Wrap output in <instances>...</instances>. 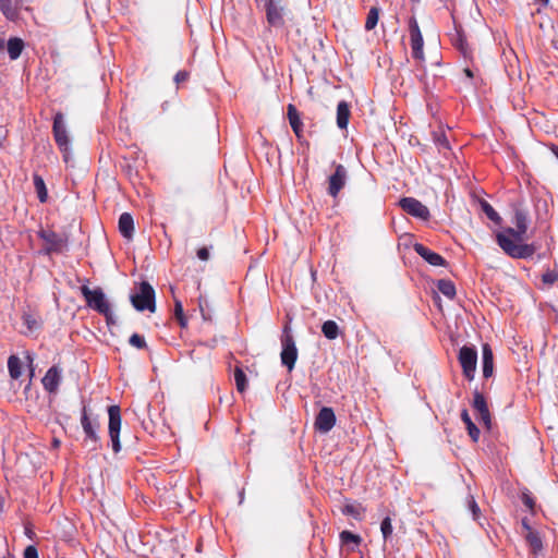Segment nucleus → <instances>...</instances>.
Wrapping results in <instances>:
<instances>
[{
    "label": "nucleus",
    "mask_w": 558,
    "mask_h": 558,
    "mask_svg": "<svg viewBox=\"0 0 558 558\" xmlns=\"http://www.w3.org/2000/svg\"><path fill=\"white\" fill-rule=\"evenodd\" d=\"M81 293L88 307L104 315L108 324L113 323L111 305L101 288L97 287L90 289L88 286L84 284L81 287Z\"/></svg>",
    "instance_id": "1"
},
{
    "label": "nucleus",
    "mask_w": 558,
    "mask_h": 558,
    "mask_svg": "<svg viewBox=\"0 0 558 558\" xmlns=\"http://www.w3.org/2000/svg\"><path fill=\"white\" fill-rule=\"evenodd\" d=\"M497 243L502 248V251L513 258H527L531 257L535 253V247L531 244H525L523 241H519L507 233V231H502L497 233Z\"/></svg>",
    "instance_id": "2"
},
{
    "label": "nucleus",
    "mask_w": 558,
    "mask_h": 558,
    "mask_svg": "<svg viewBox=\"0 0 558 558\" xmlns=\"http://www.w3.org/2000/svg\"><path fill=\"white\" fill-rule=\"evenodd\" d=\"M52 134L58 148L62 153L63 160L69 162L71 159V140L64 116L60 111L53 117Z\"/></svg>",
    "instance_id": "3"
},
{
    "label": "nucleus",
    "mask_w": 558,
    "mask_h": 558,
    "mask_svg": "<svg viewBox=\"0 0 558 558\" xmlns=\"http://www.w3.org/2000/svg\"><path fill=\"white\" fill-rule=\"evenodd\" d=\"M267 23L272 27L284 26L288 13V0H263Z\"/></svg>",
    "instance_id": "4"
},
{
    "label": "nucleus",
    "mask_w": 558,
    "mask_h": 558,
    "mask_svg": "<svg viewBox=\"0 0 558 558\" xmlns=\"http://www.w3.org/2000/svg\"><path fill=\"white\" fill-rule=\"evenodd\" d=\"M131 303L135 310L140 312H155L156 303L154 288L148 282L143 281L138 287V291L131 295Z\"/></svg>",
    "instance_id": "5"
},
{
    "label": "nucleus",
    "mask_w": 558,
    "mask_h": 558,
    "mask_svg": "<svg viewBox=\"0 0 558 558\" xmlns=\"http://www.w3.org/2000/svg\"><path fill=\"white\" fill-rule=\"evenodd\" d=\"M281 347V363L288 368L289 372H291L294 368L298 359V349L291 332V328L288 325L284 326L282 331Z\"/></svg>",
    "instance_id": "6"
},
{
    "label": "nucleus",
    "mask_w": 558,
    "mask_h": 558,
    "mask_svg": "<svg viewBox=\"0 0 558 558\" xmlns=\"http://www.w3.org/2000/svg\"><path fill=\"white\" fill-rule=\"evenodd\" d=\"M409 35L413 59L423 62L425 60L423 50L424 39L418 23L414 16L409 20Z\"/></svg>",
    "instance_id": "7"
},
{
    "label": "nucleus",
    "mask_w": 558,
    "mask_h": 558,
    "mask_svg": "<svg viewBox=\"0 0 558 558\" xmlns=\"http://www.w3.org/2000/svg\"><path fill=\"white\" fill-rule=\"evenodd\" d=\"M458 360L462 367V373L464 377L469 380H472L475 375L477 363L476 349L474 347L468 345L462 347L459 351Z\"/></svg>",
    "instance_id": "8"
},
{
    "label": "nucleus",
    "mask_w": 558,
    "mask_h": 558,
    "mask_svg": "<svg viewBox=\"0 0 558 558\" xmlns=\"http://www.w3.org/2000/svg\"><path fill=\"white\" fill-rule=\"evenodd\" d=\"M109 424L108 432L112 442V450L118 453L121 450L120 429H121V411L119 405H110L108 408Z\"/></svg>",
    "instance_id": "9"
},
{
    "label": "nucleus",
    "mask_w": 558,
    "mask_h": 558,
    "mask_svg": "<svg viewBox=\"0 0 558 558\" xmlns=\"http://www.w3.org/2000/svg\"><path fill=\"white\" fill-rule=\"evenodd\" d=\"M399 205L407 214L415 218L428 220L430 217L429 209L414 197H403L399 201Z\"/></svg>",
    "instance_id": "10"
},
{
    "label": "nucleus",
    "mask_w": 558,
    "mask_h": 558,
    "mask_svg": "<svg viewBox=\"0 0 558 558\" xmlns=\"http://www.w3.org/2000/svg\"><path fill=\"white\" fill-rule=\"evenodd\" d=\"M315 428L319 433L326 434L336 425V415L331 408L323 407L315 420Z\"/></svg>",
    "instance_id": "11"
},
{
    "label": "nucleus",
    "mask_w": 558,
    "mask_h": 558,
    "mask_svg": "<svg viewBox=\"0 0 558 558\" xmlns=\"http://www.w3.org/2000/svg\"><path fill=\"white\" fill-rule=\"evenodd\" d=\"M39 238L45 242L48 253L61 252L65 246V239L52 230H40Z\"/></svg>",
    "instance_id": "12"
},
{
    "label": "nucleus",
    "mask_w": 558,
    "mask_h": 558,
    "mask_svg": "<svg viewBox=\"0 0 558 558\" xmlns=\"http://www.w3.org/2000/svg\"><path fill=\"white\" fill-rule=\"evenodd\" d=\"M513 223L515 228H507L505 229V231H507V233L513 236L514 239L523 241L524 235L527 231L526 214L523 210L517 209L514 211Z\"/></svg>",
    "instance_id": "13"
},
{
    "label": "nucleus",
    "mask_w": 558,
    "mask_h": 558,
    "mask_svg": "<svg viewBox=\"0 0 558 558\" xmlns=\"http://www.w3.org/2000/svg\"><path fill=\"white\" fill-rule=\"evenodd\" d=\"M347 181V169L342 165L336 167L335 172L329 177L328 194L337 197Z\"/></svg>",
    "instance_id": "14"
},
{
    "label": "nucleus",
    "mask_w": 558,
    "mask_h": 558,
    "mask_svg": "<svg viewBox=\"0 0 558 558\" xmlns=\"http://www.w3.org/2000/svg\"><path fill=\"white\" fill-rule=\"evenodd\" d=\"M61 369L58 366H51L41 379V384L49 393H57L61 383Z\"/></svg>",
    "instance_id": "15"
},
{
    "label": "nucleus",
    "mask_w": 558,
    "mask_h": 558,
    "mask_svg": "<svg viewBox=\"0 0 558 558\" xmlns=\"http://www.w3.org/2000/svg\"><path fill=\"white\" fill-rule=\"evenodd\" d=\"M414 251L416 252L417 255H420L424 260H426L432 266H445L446 264V260L441 255H439L436 252H433L432 250H429L428 247L421 243L414 244Z\"/></svg>",
    "instance_id": "16"
},
{
    "label": "nucleus",
    "mask_w": 558,
    "mask_h": 558,
    "mask_svg": "<svg viewBox=\"0 0 558 558\" xmlns=\"http://www.w3.org/2000/svg\"><path fill=\"white\" fill-rule=\"evenodd\" d=\"M473 408L478 413V418L482 423H484L487 427L490 425V414L488 411V407L484 396L475 391L473 396Z\"/></svg>",
    "instance_id": "17"
},
{
    "label": "nucleus",
    "mask_w": 558,
    "mask_h": 558,
    "mask_svg": "<svg viewBox=\"0 0 558 558\" xmlns=\"http://www.w3.org/2000/svg\"><path fill=\"white\" fill-rule=\"evenodd\" d=\"M81 425L83 428V432L85 434V437L87 438H95L98 435L99 429V422L97 418H90L87 413V408L84 405L82 409V415H81Z\"/></svg>",
    "instance_id": "18"
},
{
    "label": "nucleus",
    "mask_w": 558,
    "mask_h": 558,
    "mask_svg": "<svg viewBox=\"0 0 558 558\" xmlns=\"http://www.w3.org/2000/svg\"><path fill=\"white\" fill-rule=\"evenodd\" d=\"M483 376L489 378L494 373V355L488 343L482 347Z\"/></svg>",
    "instance_id": "19"
},
{
    "label": "nucleus",
    "mask_w": 558,
    "mask_h": 558,
    "mask_svg": "<svg viewBox=\"0 0 558 558\" xmlns=\"http://www.w3.org/2000/svg\"><path fill=\"white\" fill-rule=\"evenodd\" d=\"M119 231L123 238L131 240L134 234V220L131 214L123 213L119 217Z\"/></svg>",
    "instance_id": "20"
},
{
    "label": "nucleus",
    "mask_w": 558,
    "mask_h": 558,
    "mask_svg": "<svg viewBox=\"0 0 558 558\" xmlns=\"http://www.w3.org/2000/svg\"><path fill=\"white\" fill-rule=\"evenodd\" d=\"M287 117L294 134L298 138H301L303 132V122L301 119V113L298 111L296 107H288Z\"/></svg>",
    "instance_id": "21"
},
{
    "label": "nucleus",
    "mask_w": 558,
    "mask_h": 558,
    "mask_svg": "<svg viewBox=\"0 0 558 558\" xmlns=\"http://www.w3.org/2000/svg\"><path fill=\"white\" fill-rule=\"evenodd\" d=\"M341 544L347 546V549L354 551L355 547L362 542L361 536L353 534L350 531H342L339 535Z\"/></svg>",
    "instance_id": "22"
},
{
    "label": "nucleus",
    "mask_w": 558,
    "mask_h": 558,
    "mask_svg": "<svg viewBox=\"0 0 558 558\" xmlns=\"http://www.w3.org/2000/svg\"><path fill=\"white\" fill-rule=\"evenodd\" d=\"M7 48L10 59L16 60L24 49V41L19 37H11L8 40Z\"/></svg>",
    "instance_id": "23"
},
{
    "label": "nucleus",
    "mask_w": 558,
    "mask_h": 558,
    "mask_svg": "<svg viewBox=\"0 0 558 558\" xmlns=\"http://www.w3.org/2000/svg\"><path fill=\"white\" fill-rule=\"evenodd\" d=\"M461 420L466 426L469 436L472 438L473 441H477L480 438V429L477 426L473 423L471 416L469 415L466 410H463L461 412Z\"/></svg>",
    "instance_id": "24"
},
{
    "label": "nucleus",
    "mask_w": 558,
    "mask_h": 558,
    "mask_svg": "<svg viewBox=\"0 0 558 558\" xmlns=\"http://www.w3.org/2000/svg\"><path fill=\"white\" fill-rule=\"evenodd\" d=\"M452 44L465 58L471 56V49L469 48L466 39L461 32H457L452 37Z\"/></svg>",
    "instance_id": "25"
},
{
    "label": "nucleus",
    "mask_w": 558,
    "mask_h": 558,
    "mask_svg": "<svg viewBox=\"0 0 558 558\" xmlns=\"http://www.w3.org/2000/svg\"><path fill=\"white\" fill-rule=\"evenodd\" d=\"M437 288L441 294L448 299H453L456 295V287L451 280L440 279L437 282Z\"/></svg>",
    "instance_id": "26"
},
{
    "label": "nucleus",
    "mask_w": 558,
    "mask_h": 558,
    "mask_svg": "<svg viewBox=\"0 0 558 558\" xmlns=\"http://www.w3.org/2000/svg\"><path fill=\"white\" fill-rule=\"evenodd\" d=\"M9 374L13 379L20 378L22 375L21 361L17 356L11 355L8 360Z\"/></svg>",
    "instance_id": "27"
},
{
    "label": "nucleus",
    "mask_w": 558,
    "mask_h": 558,
    "mask_svg": "<svg viewBox=\"0 0 558 558\" xmlns=\"http://www.w3.org/2000/svg\"><path fill=\"white\" fill-rule=\"evenodd\" d=\"M33 180H34V186L37 192L38 199L41 203H45L47 201L48 193H47V189H46L44 179L38 174H34Z\"/></svg>",
    "instance_id": "28"
},
{
    "label": "nucleus",
    "mask_w": 558,
    "mask_h": 558,
    "mask_svg": "<svg viewBox=\"0 0 558 558\" xmlns=\"http://www.w3.org/2000/svg\"><path fill=\"white\" fill-rule=\"evenodd\" d=\"M322 332L327 339L333 340L339 336V327L336 322L327 320L322 326Z\"/></svg>",
    "instance_id": "29"
},
{
    "label": "nucleus",
    "mask_w": 558,
    "mask_h": 558,
    "mask_svg": "<svg viewBox=\"0 0 558 558\" xmlns=\"http://www.w3.org/2000/svg\"><path fill=\"white\" fill-rule=\"evenodd\" d=\"M0 11L9 20H14L17 16V11L12 0H0Z\"/></svg>",
    "instance_id": "30"
},
{
    "label": "nucleus",
    "mask_w": 558,
    "mask_h": 558,
    "mask_svg": "<svg viewBox=\"0 0 558 558\" xmlns=\"http://www.w3.org/2000/svg\"><path fill=\"white\" fill-rule=\"evenodd\" d=\"M379 20V9L377 7H372L367 13L365 21V29L372 31L376 27Z\"/></svg>",
    "instance_id": "31"
},
{
    "label": "nucleus",
    "mask_w": 558,
    "mask_h": 558,
    "mask_svg": "<svg viewBox=\"0 0 558 558\" xmlns=\"http://www.w3.org/2000/svg\"><path fill=\"white\" fill-rule=\"evenodd\" d=\"M234 380L239 392H244L247 388V378L242 368L236 367L234 369Z\"/></svg>",
    "instance_id": "32"
},
{
    "label": "nucleus",
    "mask_w": 558,
    "mask_h": 558,
    "mask_svg": "<svg viewBox=\"0 0 558 558\" xmlns=\"http://www.w3.org/2000/svg\"><path fill=\"white\" fill-rule=\"evenodd\" d=\"M337 125L340 129H347L350 119V107H337Z\"/></svg>",
    "instance_id": "33"
},
{
    "label": "nucleus",
    "mask_w": 558,
    "mask_h": 558,
    "mask_svg": "<svg viewBox=\"0 0 558 558\" xmlns=\"http://www.w3.org/2000/svg\"><path fill=\"white\" fill-rule=\"evenodd\" d=\"M23 324L25 325L28 332H33L35 330H38L40 328L39 320L29 313H24L22 316Z\"/></svg>",
    "instance_id": "34"
},
{
    "label": "nucleus",
    "mask_w": 558,
    "mask_h": 558,
    "mask_svg": "<svg viewBox=\"0 0 558 558\" xmlns=\"http://www.w3.org/2000/svg\"><path fill=\"white\" fill-rule=\"evenodd\" d=\"M482 209L487 216V218L490 219L492 221L496 223H499L501 221V217L499 216V214L487 202L482 203Z\"/></svg>",
    "instance_id": "35"
},
{
    "label": "nucleus",
    "mask_w": 558,
    "mask_h": 558,
    "mask_svg": "<svg viewBox=\"0 0 558 558\" xmlns=\"http://www.w3.org/2000/svg\"><path fill=\"white\" fill-rule=\"evenodd\" d=\"M434 142L439 148L450 149L449 141L442 131L434 133Z\"/></svg>",
    "instance_id": "36"
},
{
    "label": "nucleus",
    "mask_w": 558,
    "mask_h": 558,
    "mask_svg": "<svg viewBox=\"0 0 558 558\" xmlns=\"http://www.w3.org/2000/svg\"><path fill=\"white\" fill-rule=\"evenodd\" d=\"M542 281L548 286L554 284L555 282L558 281V271L556 269H547L542 275Z\"/></svg>",
    "instance_id": "37"
},
{
    "label": "nucleus",
    "mask_w": 558,
    "mask_h": 558,
    "mask_svg": "<svg viewBox=\"0 0 558 558\" xmlns=\"http://www.w3.org/2000/svg\"><path fill=\"white\" fill-rule=\"evenodd\" d=\"M380 531L383 533V537L387 541L392 534V524L389 517H386L380 524Z\"/></svg>",
    "instance_id": "38"
},
{
    "label": "nucleus",
    "mask_w": 558,
    "mask_h": 558,
    "mask_svg": "<svg viewBox=\"0 0 558 558\" xmlns=\"http://www.w3.org/2000/svg\"><path fill=\"white\" fill-rule=\"evenodd\" d=\"M129 343L136 349L146 348V341L144 337L138 333H133L129 339Z\"/></svg>",
    "instance_id": "39"
},
{
    "label": "nucleus",
    "mask_w": 558,
    "mask_h": 558,
    "mask_svg": "<svg viewBox=\"0 0 558 558\" xmlns=\"http://www.w3.org/2000/svg\"><path fill=\"white\" fill-rule=\"evenodd\" d=\"M174 315H175L177 319L179 320L180 325L182 327H185L186 326V318L184 317L183 306H182V303L180 301H175Z\"/></svg>",
    "instance_id": "40"
},
{
    "label": "nucleus",
    "mask_w": 558,
    "mask_h": 558,
    "mask_svg": "<svg viewBox=\"0 0 558 558\" xmlns=\"http://www.w3.org/2000/svg\"><path fill=\"white\" fill-rule=\"evenodd\" d=\"M84 446L87 447L90 451H96L100 448V438L99 436L95 438H84Z\"/></svg>",
    "instance_id": "41"
},
{
    "label": "nucleus",
    "mask_w": 558,
    "mask_h": 558,
    "mask_svg": "<svg viewBox=\"0 0 558 558\" xmlns=\"http://www.w3.org/2000/svg\"><path fill=\"white\" fill-rule=\"evenodd\" d=\"M190 78V73L185 70L179 71L174 75V82L179 86L182 83H185Z\"/></svg>",
    "instance_id": "42"
},
{
    "label": "nucleus",
    "mask_w": 558,
    "mask_h": 558,
    "mask_svg": "<svg viewBox=\"0 0 558 558\" xmlns=\"http://www.w3.org/2000/svg\"><path fill=\"white\" fill-rule=\"evenodd\" d=\"M527 541L535 550L542 548V541L537 535L530 533L527 536Z\"/></svg>",
    "instance_id": "43"
},
{
    "label": "nucleus",
    "mask_w": 558,
    "mask_h": 558,
    "mask_svg": "<svg viewBox=\"0 0 558 558\" xmlns=\"http://www.w3.org/2000/svg\"><path fill=\"white\" fill-rule=\"evenodd\" d=\"M24 558H38V550L34 545H29L24 549Z\"/></svg>",
    "instance_id": "44"
},
{
    "label": "nucleus",
    "mask_w": 558,
    "mask_h": 558,
    "mask_svg": "<svg viewBox=\"0 0 558 558\" xmlns=\"http://www.w3.org/2000/svg\"><path fill=\"white\" fill-rule=\"evenodd\" d=\"M469 508H470V510L473 513V518L476 519L477 514L480 512V508H478L476 501L474 500V498L472 496H470Z\"/></svg>",
    "instance_id": "45"
},
{
    "label": "nucleus",
    "mask_w": 558,
    "mask_h": 558,
    "mask_svg": "<svg viewBox=\"0 0 558 558\" xmlns=\"http://www.w3.org/2000/svg\"><path fill=\"white\" fill-rule=\"evenodd\" d=\"M522 502L524 504L525 507H527L530 510H533V507H534V500L533 498L527 494V493H523L522 495Z\"/></svg>",
    "instance_id": "46"
},
{
    "label": "nucleus",
    "mask_w": 558,
    "mask_h": 558,
    "mask_svg": "<svg viewBox=\"0 0 558 558\" xmlns=\"http://www.w3.org/2000/svg\"><path fill=\"white\" fill-rule=\"evenodd\" d=\"M197 257L202 260H207L209 258V251L207 247H201L197 251Z\"/></svg>",
    "instance_id": "47"
},
{
    "label": "nucleus",
    "mask_w": 558,
    "mask_h": 558,
    "mask_svg": "<svg viewBox=\"0 0 558 558\" xmlns=\"http://www.w3.org/2000/svg\"><path fill=\"white\" fill-rule=\"evenodd\" d=\"M343 512L345 514H351V515H354L356 517L357 515V512H356V509L353 505H347L343 509Z\"/></svg>",
    "instance_id": "48"
},
{
    "label": "nucleus",
    "mask_w": 558,
    "mask_h": 558,
    "mask_svg": "<svg viewBox=\"0 0 558 558\" xmlns=\"http://www.w3.org/2000/svg\"><path fill=\"white\" fill-rule=\"evenodd\" d=\"M463 72L469 78H472L474 76L473 71L469 68H465Z\"/></svg>",
    "instance_id": "49"
},
{
    "label": "nucleus",
    "mask_w": 558,
    "mask_h": 558,
    "mask_svg": "<svg viewBox=\"0 0 558 558\" xmlns=\"http://www.w3.org/2000/svg\"><path fill=\"white\" fill-rule=\"evenodd\" d=\"M535 2L541 3L542 5H547L549 3V0H534Z\"/></svg>",
    "instance_id": "50"
},
{
    "label": "nucleus",
    "mask_w": 558,
    "mask_h": 558,
    "mask_svg": "<svg viewBox=\"0 0 558 558\" xmlns=\"http://www.w3.org/2000/svg\"><path fill=\"white\" fill-rule=\"evenodd\" d=\"M52 445H53V447H59L60 446V441L58 439H53Z\"/></svg>",
    "instance_id": "51"
},
{
    "label": "nucleus",
    "mask_w": 558,
    "mask_h": 558,
    "mask_svg": "<svg viewBox=\"0 0 558 558\" xmlns=\"http://www.w3.org/2000/svg\"><path fill=\"white\" fill-rule=\"evenodd\" d=\"M32 534H33V532H32L29 529H26V535H27L28 537H32Z\"/></svg>",
    "instance_id": "52"
},
{
    "label": "nucleus",
    "mask_w": 558,
    "mask_h": 558,
    "mask_svg": "<svg viewBox=\"0 0 558 558\" xmlns=\"http://www.w3.org/2000/svg\"><path fill=\"white\" fill-rule=\"evenodd\" d=\"M338 105H339V106L348 105V102H345V101H343V100H342V101H339V102H338Z\"/></svg>",
    "instance_id": "53"
},
{
    "label": "nucleus",
    "mask_w": 558,
    "mask_h": 558,
    "mask_svg": "<svg viewBox=\"0 0 558 558\" xmlns=\"http://www.w3.org/2000/svg\"><path fill=\"white\" fill-rule=\"evenodd\" d=\"M361 558H363V557H361Z\"/></svg>",
    "instance_id": "54"
}]
</instances>
